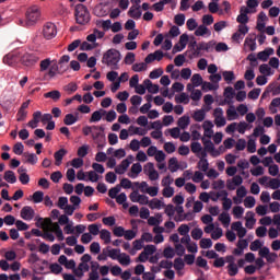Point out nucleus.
Returning <instances> with one entry per match:
<instances>
[{
    "label": "nucleus",
    "mask_w": 280,
    "mask_h": 280,
    "mask_svg": "<svg viewBox=\"0 0 280 280\" xmlns=\"http://www.w3.org/2000/svg\"><path fill=\"white\" fill-rule=\"evenodd\" d=\"M35 226L37 229H43V231H49L50 233H55L58 242H63L65 234L62 233V229L59 223H54L50 218H43L40 215L35 217Z\"/></svg>",
    "instance_id": "1"
},
{
    "label": "nucleus",
    "mask_w": 280,
    "mask_h": 280,
    "mask_svg": "<svg viewBox=\"0 0 280 280\" xmlns=\"http://www.w3.org/2000/svg\"><path fill=\"white\" fill-rule=\"evenodd\" d=\"M121 60V52L119 50L112 48L108 49L102 58V63L106 65L114 71L119 69V61Z\"/></svg>",
    "instance_id": "2"
},
{
    "label": "nucleus",
    "mask_w": 280,
    "mask_h": 280,
    "mask_svg": "<svg viewBox=\"0 0 280 280\" xmlns=\"http://www.w3.org/2000/svg\"><path fill=\"white\" fill-rule=\"evenodd\" d=\"M231 229L232 231H236L237 237L240 238L237 243V247L241 248L242 250H244L245 248H248V240H244L248 231L246 230V228H244V225L242 224V221L233 222L231 225Z\"/></svg>",
    "instance_id": "3"
},
{
    "label": "nucleus",
    "mask_w": 280,
    "mask_h": 280,
    "mask_svg": "<svg viewBox=\"0 0 280 280\" xmlns=\"http://www.w3.org/2000/svg\"><path fill=\"white\" fill-rule=\"evenodd\" d=\"M75 21L79 25H86L91 21L89 9L84 4L75 5Z\"/></svg>",
    "instance_id": "4"
},
{
    "label": "nucleus",
    "mask_w": 280,
    "mask_h": 280,
    "mask_svg": "<svg viewBox=\"0 0 280 280\" xmlns=\"http://www.w3.org/2000/svg\"><path fill=\"white\" fill-rule=\"evenodd\" d=\"M38 19H40V10L38 7L33 5L26 11V22L25 25H36L38 23Z\"/></svg>",
    "instance_id": "5"
},
{
    "label": "nucleus",
    "mask_w": 280,
    "mask_h": 280,
    "mask_svg": "<svg viewBox=\"0 0 280 280\" xmlns=\"http://www.w3.org/2000/svg\"><path fill=\"white\" fill-rule=\"evenodd\" d=\"M92 139L98 145V148H104L106 143V136L104 135V128L95 126V129H92Z\"/></svg>",
    "instance_id": "6"
},
{
    "label": "nucleus",
    "mask_w": 280,
    "mask_h": 280,
    "mask_svg": "<svg viewBox=\"0 0 280 280\" xmlns=\"http://www.w3.org/2000/svg\"><path fill=\"white\" fill-rule=\"evenodd\" d=\"M58 35V28L56 27V24L51 22H47L43 26V36L46 38V40H51V38H56Z\"/></svg>",
    "instance_id": "7"
},
{
    "label": "nucleus",
    "mask_w": 280,
    "mask_h": 280,
    "mask_svg": "<svg viewBox=\"0 0 280 280\" xmlns=\"http://www.w3.org/2000/svg\"><path fill=\"white\" fill-rule=\"evenodd\" d=\"M213 121L205 120L202 124L203 128V137L201 138L202 144L205 145V141H211L213 138Z\"/></svg>",
    "instance_id": "8"
},
{
    "label": "nucleus",
    "mask_w": 280,
    "mask_h": 280,
    "mask_svg": "<svg viewBox=\"0 0 280 280\" xmlns=\"http://www.w3.org/2000/svg\"><path fill=\"white\" fill-rule=\"evenodd\" d=\"M213 117L217 128H224L226 126V118L224 117V109L222 107L214 108Z\"/></svg>",
    "instance_id": "9"
},
{
    "label": "nucleus",
    "mask_w": 280,
    "mask_h": 280,
    "mask_svg": "<svg viewBox=\"0 0 280 280\" xmlns=\"http://www.w3.org/2000/svg\"><path fill=\"white\" fill-rule=\"evenodd\" d=\"M255 12H257V10H250L246 5H242L236 21L242 25H246L249 21L248 14H255Z\"/></svg>",
    "instance_id": "10"
},
{
    "label": "nucleus",
    "mask_w": 280,
    "mask_h": 280,
    "mask_svg": "<svg viewBox=\"0 0 280 280\" xmlns=\"http://www.w3.org/2000/svg\"><path fill=\"white\" fill-rule=\"evenodd\" d=\"M20 60L24 67H34L40 58L34 52H25Z\"/></svg>",
    "instance_id": "11"
},
{
    "label": "nucleus",
    "mask_w": 280,
    "mask_h": 280,
    "mask_svg": "<svg viewBox=\"0 0 280 280\" xmlns=\"http://www.w3.org/2000/svg\"><path fill=\"white\" fill-rule=\"evenodd\" d=\"M20 218L26 222H32L36 218V211L32 206H24L20 211Z\"/></svg>",
    "instance_id": "12"
},
{
    "label": "nucleus",
    "mask_w": 280,
    "mask_h": 280,
    "mask_svg": "<svg viewBox=\"0 0 280 280\" xmlns=\"http://www.w3.org/2000/svg\"><path fill=\"white\" fill-rule=\"evenodd\" d=\"M243 183L244 178L242 175H235L233 178L226 180V189H229V191H235L237 187H242Z\"/></svg>",
    "instance_id": "13"
},
{
    "label": "nucleus",
    "mask_w": 280,
    "mask_h": 280,
    "mask_svg": "<svg viewBox=\"0 0 280 280\" xmlns=\"http://www.w3.org/2000/svg\"><path fill=\"white\" fill-rule=\"evenodd\" d=\"M32 233L35 235V237H42L43 240H46V242H56L54 232H50L49 230H44V232H42L38 229H33Z\"/></svg>",
    "instance_id": "14"
},
{
    "label": "nucleus",
    "mask_w": 280,
    "mask_h": 280,
    "mask_svg": "<svg viewBox=\"0 0 280 280\" xmlns=\"http://www.w3.org/2000/svg\"><path fill=\"white\" fill-rule=\"evenodd\" d=\"M258 255L259 257H265L268 264H275V261H277V257H279L277 253H270V248L266 246L259 249Z\"/></svg>",
    "instance_id": "15"
},
{
    "label": "nucleus",
    "mask_w": 280,
    "mask_h": 280,
    "mask_svg": "<svg viewBox=\"0 0 280 280\" xmlns=\"http://www.w3.org/2000/svg\"><path fill=\"white\" fill-rule=\"evenodd\" d=\"M132 161H135V156L128 155L127 159L122 160L121 163L116 166L115 172L116 174H126L130 165L132 164Z\"/></svg>",
    "instance_id": "16"
},
{
    "label": "nucleus",
    "mask_w": 280,
    "mask_h": 280,
    "mask_svg": "<svg viewBox=\"0 0 280 280\" xmlns=\"http://www.w3.org/2000/svg\"><path fill=\"white\" fill-rule=\"evenodd\" d=\"M190 150L198 159H207V149H203L200 142H191Z\"/></svg>",
    "instance_id": "17"
},
{
    "label": "nucleus",
    "mask_w": 280,
    "mask_h": 280,
    "mask_svg": "<svg viewBox=\"0 0 280 280\" xmlns=\"http://www.w3.org/2000/svg\"><path fill=\"white\" fill-rule=\"evenodd\" d=\"M187 43H189V35L182 34L179 36V42L173 47V54H178L179 51H183V49L187 47Z\"/></svg>",
    "instance_id": "18"
},
{
    "label": "nucleus",
    "mask_w": 280,
    "mask_h": 280,
    "mask_svg": "<svg viewBox=\"0 0 280 280\" xmlns=\"http://www.w3.org/2000/svg\"><path fill=\"white\" fill-rule=\"evenodd\" d=\"M19 60H21L19 52H9L3 57L4 65H8L9 67H16Z\"/></svg>",
    "instance_id": "19"
},
{
    "label": "nucleus",
    "mask_w": 280,
    "mask_h": 280,
    "mask_svg": "<svg viewBox=\"0 0 280 280\" xmlns=\"http://www.w3.org/2000/svg\"><path fill=\"white\" fill-rule=\"evenodd\" d=\"M244 47L249 49V51H255L257 49V35L255 33H250L245 38Z\"/></svg>",
    "instance_id": "20"
},
{
    "label": "nucleus",
    "mask_w": 280,
    "mask_h": 280,
    "mask_svg": "<svg viewBox=\"0 0 280 280\" xmlns=\"http://www.w3.org/2000/svg\"><path fill=\"white\" fill-rule=\"evenodd\" d=\"M203 147L206 152H209V154H211V156H213L214 159H217V156H220V154H222V151L215 149V145L213 144L212 141H205Z\"/></svg>",
    "instance_id": "21"
},
{
    "label": "nucleus",
    "mask_w": 280,
    "mask_h": 280,
    "mask_svg": "<svg viewBox=\"0 0 280 280\" xmlns=\"http://www.w3.org/2000/svg\"><path fill=\"white\" fill-rule=\"evenodd\" d=\"M106 36V33L104 31H100L95 28L92 34L88 35L86 40L88 43H96L97 38L102 39Z\"/></svg>",
    "instance_id": "22"
},
{
    "label": "nucleus",
    "mask_w": 280,
    "mask_h": 280,
    "mask_svg": "<svg viewBox=\"0 0 280 280\" xmlns=\"http://www.w3.org/2000/svg\"><path fill=\"white\" fill-rule=\"evenodd\" d=\"M68 151L66 149H59L57 152L54 153L55 165L60 167L62 165V160L67 156Z\"/></svg>",
    "instance_id": "23"
},
{
    "label": "nucleus",
    "mask_w": 280,
    "mask_h": 280,
    "mask_svg": "<svg viewBox=\"0 0 280 280\" xmlns=\"http://www.w3.org/2000/svg\"><path fill=\"white\" fill-rule=\"evenodd\" d=\"M245 220H246V222H245L246 229L253 230L255 224H257V220L255 219V212H253V211L246 212Z\"/></svg>",
    "instance_id": "24"
},
{
    "label": "nucleus",
    "mask_w": 280,
    "mask_h": 280,
    "mask_svg": "<svg viewBox=\"0 0 280 280\" xmlns=\"http://www.w3.org/2000/svg\"><path fill=\"white\" fill-rule=\"evenodd\" d=\"M165 202L159 198H153L149 200V209L161 211V209H164Z\"/></svg>",
    "instance_id": "25"
},
{
    "label": "nucleus",
    "mask_w": 280,
    "mask_h": 280,
    "mask_svg": "<svg viewBox=\"0 0 280 280\" xmlns=\"http://www.w3.org/2000/svg\"><path fill=\"white\" fill-rule=\"evenodd\" d=\"M195 36H202L209 38V36H211V30H209V27H207L205 24H201L197 26L195 31Z\"/></svg>",
    "instance_id": "26"
},
{
    "label": "nucleus",
    "mask_w": 280,
    "mask_h": 280,
    "mask_svg": "<svg viewBox=\"0 0 280 280\" xmlns=\"http://www.w3.org/2000/svg\"><path fill=\"white\" fill-rule=\"evenodd\" d=\"M143 172V166H141V163H135L131 166L130 172L128 173L129 178H138L139 174Z\"/></svg>",
    "instance_id": "27"
},
{
    "label": "nucleus",
    "mask_w": 280,
    "mask_h": 280,
    "mask_svg": "<svg viewBox=\"0 0 280 280\" xmlns=\"http://www.w3.org/2000/svg\"><path fill=\"white\" fill-rule=\"evenodd\" d=\"M174 269L176 270L179 277H183V270L185 269V260L183 258H175L173 264Z\"/></svg>",
    "instance_id": "28"
},
{
    "label": "nucleus",
    "mask_w": 280,
    "mask_h": 280,
    "mask_svg": "<svg viewBox=\"0 0 280 280\" xmlns=\"http://www.w3.org/2000/svg\"><path fill=\"white\" fill-rule=\"evenodd\" d=\"M272 54H275V49L273 48H267L262 51H259L257 54V58H258V60H261L262 62H267L268 58H270V56H272Z\"/></svg>",
    "instance_id": "29"
},
{
    "label": "nucleus",
    "mask_w": 280,
    "mask_h": 280,
    "mask_svg": "<svg viewBox=\"0 0 280 280\" xmlns=\"http://www.w3.org/2000/svg\"><path fill=\"white\" fill-rule=\"evenodd\" d=\"M128 15L131 19H135V21H139V19H141L142 12H141V7H130L129 11H128Z\"/></svg>",
    "instance_id": "30"
},
{
    "label": "nucleus",
    "mask_w": 280,
    "mask_h": 280,
    "mask_svg": "<svg viewBox=\"0 0 280 280\" xmlns=\"http://www.w3.org/2000/svg\"><path fill=\"white\" fill-rule=\"evenodd\" d=\"M219 222L224 226V229H229L231 226V214L229 212H222L218 218Z\"/></svg>",
    "instance_id": "31"
},
{
    "label": "nucleus",
    "mask_w": 280,
    "mask_h": 280,
    "mask_svg": "<svg viewBox=\"0 0 280 280\" xmlns=\"http://www.w3.org/2000/svg\"><path fill=\"white\" fill-rule=\"evenodd\" d=\"M79 114H67L63 118V124L66 126H73V124H78Z\"/></svg>",
    "instance_id": "32"
},
{
    "label": "nucleus",
    "mask_w": 280,
    "mask_h": 280,
    "mask_svg": "<svg viewBox=\"0 0 280 280\" xmlns=\"http://www.w3.org/2000/svg\"><path fill=\"white\" fill-rule=\"evenodd\" d=\"M117 261L118 264H120V266H124L125 268L130 266V264H132V259L130 258V255L126 253H120Z\"/></svg>",
    "instance_id": "33"
},
{
    "label": "nucleus",
    "mask_w": 280,
    "mask_h": 280,
    "mask_svg": "<svg viewBox=\"0 0 280 280\" xmlns=\"http://www.w3.org/2000/svg\"><path fill=\"white\" fill-rule=\"evenodd\" d=\"M228 121H235V119H240V114L237 109L231 105L230 108L226 109Z\"/></svg>",
    "instance_id": "34"
},
{
    "label": "nucleus",
    "mask_w": 280,
    "mask_h": 280,
    "mask_svg": "<svg viewBox=\"0 0 280 280\" xmlns=\"http://www.w3.org/2000/svg\"><path fill=\"white\" fill-rule=\"evenodd\" d=\"M163 222V214L156 213L154 217H149L148 224L149 226H159Z\"/></svg>",
    "instance_id": "35"
},
{
    "label": "nucleus",
    "mask_w": 280,
    "mask_h": 280,
    "mask_svg": "<svg viewBox=\"0 0 280 280\" xmlns=\"http://www.w3.org/2000/svg\"><path fill=\"white\" fill-rule=\"evenodd\" d=\"M23 156L25 159V163H28V165H36V163H38V155L35 153L25 152L23 153Z\"/></svg>",
    "instance_id": "36"
},
{
    "label": "nucleus",
    "mask_w": 280,
    "mask_h": 280,
    "mask_svg": "<svg viewBox=\"0 0 280 280\" xmlns=\"http://www.w3.org/2000/svg\"><path fill=\"white\" fill-rule=\"evenodd\" d=\"M144 86H147V91L149 93H152L153 95H155L156 93H159V85L158 84H153L152 81L150 79H145L143 81Z\"/></svg>",
    "instance_id": "37"
},
{
    "label": "nucleus",
    "mask_w": 280,
    "mask_h": 280,
    "mask_svg": "<svg viewBox=\"0 0 280 280\" xmlns=\"http://www.w3.org/2000/svg\"><path fill=\"white\" fill-rule=\"evenodd\" d=\"M259 73H261V75H275V70H272V68L270 67V65L268 63H262L259 67Z\"/></svg>",
    "instance_id": "38"
},
{
    "label": "nucleus",
    "mask_w": 280,
    "mask_h": 280,
    "mask_svg": "<svg viewBox=\"0 0 280 280\" xmlns=\"http://www.w3.org/2000/svg\"><path fill=\"white\" fill-rule=\"evenodd\" d=\"M107 255L109 259L117 261L119 259V256L121 255V249L107 247Z\"/></svg>",
    "instance_id": "39"
},
{
    "label": "nucleus",
    "mask_w": 280,
    "mask_h": 280,
    "mask_svg": "<svg viewBox=\"0 0 280 280\" xmlns=\"http://www.w3.org/2000/svg\"><path fill=\"white\" fill-rule=\"evenodd\" d=\"M207 117V112L205 109H198L194 112L192 119L197 122H201Z\"/></svg>",
    "instance_id": "40"
},
{
    "label": "nucleus",
    "mask_w": 280,
    "mask_h": 280,
    "mask_svg": "<svg viewBox=\"0 0 280 280\" xmlns=\"http://www.w3.org/2000/svg\"><path fill=\"white\" fill-rule=\"evenodd\" d=\"M234 96H235V91L233 90V88L231 86L225 88L224 97H225L226 104H231V102H233Z\"/></svg>",
    "instance_id": "41"
},
{
    "label": "nucleus",
    "mask_w": 280,
    "mask_h": 280,
    "mask_svg": "<svg viewBox=\"0 0 280 280\" xmlns=\"http://www.w3.org/2000/svg\"><path fill=\"white\" fill-rule=\"evenodd\" d=\"M177 124L182 130H186V128L189 127V124H191V119L189 116H182Z\"/></svg>",
    "instance_id": "42"
},
{
    "label": "nucleus",
    "mask_w": 280,
    "mask_h": 280,
    "mask_svg": "<svg viewBox=\"0 0 280 280\" xmlns=\"http://www.w3.org/2000/svg\"><path fill=\"white\" fill-rule=\"evenodd\" d=\"M199 162L197 164L198 170H200V172H209V161L207 160V158H199Z\"/></svg>",
    "instance_id": "43"
},
{
    "label": "nucleus",
    "mask_w": 280,
    "mask_h": 280,
    "mask_svg": "<svg viewBox=\"0 0 280 280\" xmlns=\"http://www.w3.org/2000/svg\"><path fill=\"white\" fill-rule=\"evenodd\" d=\"M44 198H45V192H43L42 190H37L32 195V200L34 205H40Z\"/></svg>",
    "instance_id": "44"
},
{
    "label": "nucleus",
    "mask_w": 280,
    "mask_h": 280,
    "mask_svg": "<svg viewBox=\"0 0 280 280\" xmlns=\"http://www.w3.org/2000/svg\"><path fill=\"white\" fill-rule=\"evenodd\" d=\"M129 132L131 136L139 135V137H145V135H148V131L145 129H142L141 127H135V126L129 127Z\"/></svg>",
    "instance_id": "45"
},
{
    "label": "nucleus",
    "mask_w": 280,
    "mask_h": 280,
    "mask_svg": "<svg viewBox=\"0 0 280 280\" xmlns=\"http://www.w3.org/2000/svg\"><path fill=\"white\" fill-rule=\"evenodd\" d=\"M202 84V91L206 93L209 91H218L220 89V84H214L211 82H203Z\"/></svg>",
    "instance_id": "46"
},
{
    "label": "nucleus",
    "mask_w": 280,
    "mask_h": 280,
    "mask_svg": "<svg viewBox=\"0 0 280 280\" xmlns=\"http://www.w3.org/2000/svg\"><path fill=\"white\" fill-rule=\"evenodd\" d=\"M4 180L10 183V185H14V183H16V175L14 174V171H7L4 173Z\"/></svg>",
    "instance_id": "47"
},
{
    "label": "nucleus",
    "mask_w": 280,
    "mask_h": 280,
    "mask_svg": "<svg viewBox=\"0 0 280 280\" xmlns=\"http://www.w3.org/2000/svg\"><path fill=\"white\" fill-rule=\"evenodd\" d=\"M126 200H128V197L126 196L125 192H121L120 195H118L116 197V202L118 205H122V208L128 209V207H130V205H128V202H126Z\"/></svg>",
    "instance_id": "48"
},
{
    "label": "nucleus",
    "mask_w": 280,
    "mask_h": 280,
    "mask_svg": "<svg viewBox=\"0 0 280 280\" xmlns=\"http://www.w3.org/2000/svg\"><path fill=\"white\" fill-rule=\"evenodd\" d=\"M102 112L106 113V110L103 109L95 110L90 118V124H97V121H102Z\"/></svg>",
    "instance_id": "49"
},
{
    "label": "nucleus",
    "mask_w": 280,
    "mask_h": 280,
    "mask_svg": "<svg viewBox=\"0 0 280 280\" xmlns=\"http://www.w3.org/2000/svg\"><path fill=\"white\" fill-rule=\"evenodd\" d=\"M232 214L236 220H242V217L244 215V207L235 206L232 210Z\"/></svg>",
    "instance_id": "50"
},
{
    "label": "nucleus",
    "mask_w": 280,
    "mask_h": 280,
    "mask_svg": "<svg viewBox=\"0 0 280 280\" xmlns=\"http://www.w3.org/2000/svg\"><path fill=\"white\" fill-rule=\"evenodd\" d=\"M44 97L54 100V102H58V100H60V97H61V94H60V91L54 90V91H50V92L44 94Z\"/></svg>",
    "instance_id": "51"
},
{
    "label": "nucleus",
    "mask_w": 280,
    "mask_h": 280,
    "mask_svg": "<svg viewBox=\"0 0 280 280\" xmlns=\"http://www.w3.org/2000/svg\"><path fill=\"white\" fill-rule=\"evenodd\" d=\"M97 47V43L83 42L80 46L81 51H93Z\"/></svg>",
    "instance_id": "52"
},
{
    "label": "nucleus",
    "mask_w": 280,
    "mask_h": 280,
    "mask_svg": "<svg viewBox=\"0 0 280 280\" xmlns=\"http://www.w3.org/2000/svg\"><path fill=\"white\" fill-rule=\"evenodd\" d=\"M255 205H257V201L255 200V197L247 196L244 199V207H245V209H253V207H255Z\"/></svg>",
    "instance_id": "53"
},
{
    "label": "nucleus",
    "mask_w": 280,
    "mask_h": 280,
    "mask_svg": "<svg viewBox=\"0 0 280 280\" xmlns=\"http://www.w3.org/2000/svg\"><path fill=\"white\" fill-rule=\"evenodd\" d=\"M100 237L103 240L104 244H110V231L106 229L101 230Z\"/></svg>",
    "instance_id": "54"
},
{
    "label": "nucleus",
    "mask_w": 280,
    "mask_h": 280,
    "mask_svg": "<svg viewBox=\"0 0 280 280\" xmlns=\"http://www.w3.org/2000/svg\"><path fill=\"white\" fill-rule=\"evenodd\" d=\"M167 133L172 137V139H179L180 138V128L174 127L172 129H167L165 131V135H167Z\"/></svg>",
    "instance_id": "55"
},
{
    "label": "nucleus",
    "mask_w": 280,
    "mask_h": 280,
    "mask_svg": "<svg viewBox=\"0 0 280 280\" xmlns=\"http://www.w3.org/2000/svg\"><path fill=\"white\" fill-rule=\"evenodd\" d=\"M56 75H58V65L51 66L48 72L44 75V78L45 80H47L48 78H56Z\"/></svg>",
    "instance_id": "56"
},
{
    "label": "nucleus",
    "mask_w": 280,
    "mask_h": 280,
    "mask_svg": "<svg viewBox=\"0 0 280 280\" xmlns=\"http://www.w3.org/2000/svg\"><path fill=\"white\" fill-rule=\"evenodd\" d=\"M186 26L189 32H194V31L196 32V30L198 27V22L196 21V19L190 18L187 20Z\"/></svg>",
    "instance_id": "57"
},
{
    "label": "nucleus",
    "mask_w": 280,
    "mask_h": 280,
    "mask_svg": "<svg viewBox=\"0 0 280 280\" xmlns=\"http://www.w3.org/2000/svg\"><path fill=\"white\" fill-rule=\"evenodd\" d=\"M13 152L14 154H16L18 156H21V154H24L23 152H25V145H23V142H16L13 145Z\"/></svg>",
    "instance_id": "58"
},
{
    "label": "nucleus",
    "mask_w": 280,
    "mask_h": 280,
    "mask_svg": "<svg viewBox=\"0 0 280 280\" xmlns=\"http://www.w3.org/2000/svg\"><path fill=\"white\" fill-rule=\"evenodd\" d=\"M192 240H202V235H205V232H202V229L200 228H195L191 233H190Z\"/></svg>",
    "instance_id": "59"
},
{
    "label": "nucleus",
    "mask_w": 280,
    "mask_h": 280,
    "mask_svg": "<svg viewBox=\"0 0 280 280\" xmlns=\"http://www.w3.org/2000/svg\"><path fill=\"white\" fill-rule=\"evenodd\" d=\"M143 244L144 242L142 241V238L133 241L132 243L133 249L130 250V254L135 255L136 250H141L143 248Z\"/></svg>",
    "instance_id": "60"
},
{
    "label": "nucleus",
    "mask_w": 280,
    "mask_h": 280,
    "mask_svg": "<svg viewBox=\"0 0 280 280\" xmlns=\"http://www.w3.org/2000/svg\"><path fill=\"white\" fill-rule=\"evenodd\" d=\"M168 170H170V172H178V159H176V158L170 159Z\"/></svg>",
    "instance_id": "61"
},
{
    "label": "nucleus",
    "mask_w": 280,
    "mask_h": 280,
    "mask_svg": "<svg viewBox=\"0 0 280 280\" xmlns=\"http://www.w3.org/2000/svg\"><path fill=\"white\" fill-rule=\"evenodd\" d=\"M97 25H100L102 27V30H104V32H108V30H112L113 21L102 20V21L97 22Z\"/></svg>",
    "instance_id": "62"
},
{
    "label": "nucleus",
    "mask_w": 280,
    "mask_h": 280,
    "mask_svg": "<svg viewBox=\"0 0 280 280\" xmlns=\"http://www.w3.org/2000/svg\"><path fill=\"white\" fill-rule=\"evenodd\" d=\"M191 83L194 84V86H196L198 89V86H201L202 83V75H200V73H195L191 77Z\"/></svg>",
    "instance_id": "63"
},
{
    "label": "nucleus",
    "mask_w": 280,
    "mask_h": 280,
    "mask_svg": "<svg viewBox=\"0 0 280 280\" xmlns=\"http://www.w3.org/2000/svg\"><path fill=\"white\" fill-rule=\"evenodd\" d=\"M240 272V267L236 264L228 265V273L230 277H235Z\"/></svg>",
    "instance_id": "64"
}]
</instances>
